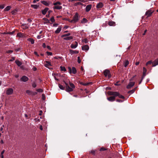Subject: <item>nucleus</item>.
Segmentation results:
<instances>
[{"label":"nucleus","mask_w":158,"mask_h":158,"mask_svg":"<svg viewBox=\"0 0 158 158\" xmlns=\"http://www.w3.org/2000/svg\"><path fill=\"white\" fill-rule=\"evenodd\" d=\"M65 84V87L66 88L65 90L67 92H69L73 91V89L75 88V86L73 84L69 81V85L65 82L64 81Z\"/></svg>","instance_id":"obj_1"},{"label":"nucleus","mask_w":158,"mask_h":158,"mask_svg":"<svg viewBox=\"0 0 158 158\" xmlns=\"http://www.w3.org/2000/svg\"><path fill=\"white\" fill-rule=\"evenodd\" d=\"M107 94L109 95H114L116 97L118 96L119 98L122 99H124L125 97L123 95L120 94L118 92H113L109 91L107 92Z\"/></svg>","instance_id":"obj_2"},{"label":"nucleus","mask_w":158,"mask_h":158,"mask_svg":"<svg viewBox=\"0 0 158 158\" xmlns=\"http://www.w3.org/2000/svg\"><path fill=\"white\" fill-rule=\"evenodd\" d=\"M79 19V16L77 13H76L74 16L73 17V19L69 22L71 23H75L77 22Z\"/></svg>","instance_id":"obj_3"},{"label":"nucleus","mask_w":158,"mask_h":158,"mask_svg":"<svg viewBox=\"0 0 158 158\" xmlns=\"http://www.w3.org/2000/svg\"><path fill=\"white\" fill-rule=\"evenodd\" d=\"M103 73L106 77H108L109 78L111 77L110 72V71L108 69L105 70L103 72Z\"/></svg>","instance_id":"obj_4"},{"label":"nucleus","mask_w":158,"mask_h":158,"mask_svg":"<svg viewBox=\"0 0 158 158\" xmlns=\"http://www.w3.org/2000/svg\"><path fill=\"white\" fill-rule=\"evenodd\" d=\"M135 83V82H130L128 85L127 86V88L128 89H130L134 85Z\"/></svg>","instance_id":"obj_5"},{"label":"nucleus","mask_w":158,"mask_h":158,"mask_svg":"<svg viewBox=\"0 0 158 158\" xmlns=\"http://www.w3.org/2000/svg\"><path fill=\"white\" fill-rule=\"evenodd\" d=\"M13 92V89L12 88L8 89L6 91V94H7L9 95L12 94Z\"/></svg>","instance_id":"obj_6"},{"label":"nucleus","mask_w":158,"mask_h":158,"mask_svg":"<svg viewBox=\"0 0 158 158\" xmlns=\"http://www.w3.org/2000/svg\"><path fill=\"white\" fill-rule=\"evenodd\" d=\"M112 96L110 97L107 98V100L110 102H113L115 101L116 96L112 95Z\"/></svg>","instance_id":"obj_7"},{"label":"nucleus","mask_w":158,"mask_h":158,"mask_svg":"<svg viewBox=\"0 0 158 158\" xmlns=\"http://www.w3.org/2000/svg\"><path fill=\"white\" fill-rule=\"evenodd\" d=\"M28 80V78L26 76H23L21 78V81L23 82H26Z\"/></svg>","instance_id":"obj_8"},{"label":"nucleus","mask_w":158,"mask_h":158,"mask_svg":"<svg viewBox=\"0 0 158 158\" xmlns=\"http://www.w3.org/2000/svg\"><path fill=\"white\" fill-rule=\"evenodd\" d=\"M91 7H92V5H91L89 4V5H88L86 7V8L85 9V11L86 12H88L91 10Z\"/></svg>","instance_id":"obj_9"},{"label":"nucleus","mask_w":158,"mask_h":158,"mask_svg":"<svg viewBox=\"0 0 158 158\" xmlns=\"http://www.w3.org/2000/svg\"><path fill=\"white\" fill-rule=\"evenodd\" d=\"M153 12V11H152L151 10H149L147 11V12H146L145 15L147 16L148 17H149L151 16Z\"/></svg>","instance_id":"obj_10"},{"label":"nucleus","mask_w":158,"mask_h":158,"mask_svg":"<svg viewBox=\"0 0 158 158\" xmlns=\"http://www.w3.org/2000/svg\"><path fill=\"white\" fill-rule=\"evenodd\" d=\"M82 50L87 51L89 49V47L87 45H85L82 47Z\"/></svg>","instance_id":"obj_11"},{"label":"nucleus","mask_w":158,"mask_h":158,"mask_svg":"<svg viewBox=\"0 0 158 158\" xmlns=\"http://www.w3.org/2000/svg\"><path fill=\"white\" fill-rule=\"evenodd\" d=\"M75 44H72L70 46V47L74 49L75 48L78 46V43L77 42H75Z\"/></svg>","instance_id":"obj_12"},{"label":"nucleus","mask_w":158,"mask_h":158,"mask_svg":"<svg viewBox=\"0 0 158 158\" xmlns=\"http://www.w3.org/2000/svg\"><path fill=\"white\" fill-rule=\"evenodd\" d=\"M103 6V4L101 2H99L97 4L96 6V8H102Z\"/></svg>","instance_id":"obj_13"},{"label":"nucleus","mask_w":158,"mask_h":158,"mask_svg":"<svg viewBox=\"0 0 158 158\" xmlns=\"http://www.w3.org/2000/svg\"><path fill=\"white\" fill-rule=\"evenodd\" d=\"M158 64V58L155 60L152 63V66L155 67Z\"/></svg>","instance_id":"obj_14"},{"label":"nucleus","mask_w":158,"mask_h":158,"mask_svg":"<svg viewBox=\"0 0 158 158\" xmlns=\"http://www.w3.org/2000/svg\"><path fill=\"white\" fill-rule=\"evenodd\" d=\"M53 8L54 9L60 10L62 8V7L61 6L56 5L53 7Z\"/></svg>","instance_id":"obj_15"},{"label":"nucleus","mask_w":158,"mask_h":158,"mask_svg":"<svg viewBox=\"0 0 158 158\" xmlns=\"http://www.w3.org/2000/svg\"><path fill=\"white\" fill-rule=\"evenodd\" d=\"M48 8H45L44 10L42 11V13L43 14L45 15L46 14L48 10Z\"/></svg>","instance_id":"obj_16"},{"label":"nucleus","mask_w":158,"mask_h":158,"mask_svg":"<svg viewBox=\"0 0 158 158\" xmlns=\"http://www.w3.org/2000/svg\"><path fill=\"white\" fill-rule=\"evenodd\" d=\"M61 27H59L57 29V30L55 31V33L56 34H58L60 32L61 30Z\"/></svg>","instance_id":"obj_17"},{"label":"nucleus","mask_w":158,"mask_h":158,"mask_svg":"<svg viewBox=\"0 0 158 158\" xmlns=\"http://www.w3.org/2000/svg\"><path fill=\"white\" fill-rule=\"evenodd\" d=\"M22 27H23V29H27L28 28V24L26 23L22 24Z\"/></svg>","instance_id":"obj_18"},{"label":"nucleus","mask_w":158,"mask_h":158,"mask_svg":"<svg viewBox=\"0 0 158 158\" xmlns=\"http://www.w3.org/2000/svg\"><path fill=\"white\" fill-rule=\"evenodd\" d=\"M69 51L71 54H77L78 53V51H73V50L70 49Z\"/></svg>","instance_id":"obj_19"},{"label":"nucleus","mask_w":158,"mask_h":158,"mask_svg":"<svg viewBox=\"0 0 158 158\" xmlns=\"http://www.w3.org/2000/svg\"><path fill=\"white\" fill-rule=\"evenodd\" d=\"M45 62L46 63V64H45V66L46 67H48V66H52L51 63L50 62L47 61H45Z\"/></svg>","instance_id":"obj_20"},{"label":"nucleus","mask_w":158,"mask_h":158,"mask_svg":"<svg viewBox=\"0 0 158 158\" xmlns=\"http://www.w3.org/2000/svg\"><path fill=\"white\" fill-rule=\"evenodd\" d=\"M16 64L19 66H20L22 64V63L19 61L17 60L15 61Z\"/></svg>","instance_id":"obj_21"},{"label":"nucleus","mask_w":158,"mask_h":158,"mask_svg":"<svg viewBox=\"0 0 158 158\" xmlns=\"http://www.w3.org/2000/svg\"><path fill=\"white\" fill-rule=\"evenodd\" d=\"M73 39V37L72 36H70L69 37H67L65 38H64V39L65 40H72Z\"/></svg>","instance_id":"obj_22"},{"label":"nucleus","mask_w":158,"mask_h":158,"mask_svg":"<svg viewBox=\"0 0 158 158\" xmlns=\"http://www.w3.org/2000/svg\"><path fill=\"white\" fill-rule=\"evenodd\" d=\"M27 40L31 42V44H33L34 43V40L32 38H29L27 39Z\"/></svg>","instance_id":"obj_23"},{"label":"nucleus","mask_w":158,"mask_h":158,"mask_svg":"<svg viewBox=\"0 0 158 158\" xmlns=\"http://www.w3.org/2000/svg\"><path fill=\"white\" fill-rule=\"evenodd\" d=\"M39 6L37 5L33 4V5H31V7L35 9H36L38 8Z\"/></svg>","instance_id":"obj_24"},{"label":"nucleus","mask_w":158,"mask_h":158,"mask_svg":"<svg viewBox=\"0 0 158 158\" xmlns=\"http://www.w3.org/2000/svg\"><path fill=\"white\" fill-rule=\"evenodd\" d=\"M147 72V69L145 67L143 68V75L145 76L146 75V73Z\"/></svg>","instance_id":"obj_25"},{"label":"nucleus","mask_w":158,"mask_h":158,"mask_svg":"<svg viewBox=\"0 0 158 158\" xmlns=\"http://www.w3.org/2000/svg\"><path fill=\"white\" fill-rule=\"evenodd\" d=\"M108 24L110 26H114L115 25V23L113 21H110L108 23Z\"/></svg>","instance_id":"obj_26"},{"label":"nucleus","mask_w":158,"mask_h":158,"mask_svg":"<svg viewBox=\"0 0 158 158\" xmlns=\"http://www.w3.org/2000/svg\"><path fill=\"white\" fill-rule=\"evenodd\" d=\"M72 73L74 74L76 73L77 72L76 69V68L74 67H73L72 68Z\"/></svg>","instance_id":"obj_27"},{"label":"nucleus","mask_w":158,"mask_h":158,"mask_svg":"<svg viewBox=\"0 0 158 158\" xmlns=\"http://www.w3.org/2000/svg\"><path fill=\"white\" fill-rule=\"evenodd\" d=\"M41 3L44 5L46 6H48L49 5L48 3L46 1H41Z\"/></svg>","instance_id":"obj_28"},{"label":"nucleus","mask_w":158,"mask_h":158,"mask_svg":"<svg viewBox=\"0 0 158 158\" xmlns=\"http://www.w3.org/2000/svg\"><path fill=\"white\" fill-rule=\"evenodd\" d=\"M11 8V6H7L6 8H5L4 9V10L6 11H7L9 10Z\"/></svg>","instance_id":"obj_29"},{"label":"nucleus","mask_w":158,"mask_h":158,"mask_svg":"<svg viewBox=\"0 0 158 158\" xmlns=\"http://www.w3.org/2000/svg\"><path fill=\"white\" fill-rule=\"evenodd\" d=\"M129 64V61L127 60H126L124 62V65L125 67H126Z\"/></svg>","instance_id":"obj_30"},{"label":"nucleus","mask_w":158,"mask_h":158,"mask_svg":"<svg viewBox=\"0 0 158 158\" xmlns=\"http://www.w3.org/2000/svg\"><path fill=\"white\" fill-rule=\"evenodd\" d=\"M136 88H135V89H132V90H131L129 91L128 92V93L131 94H133V93H134V92L135 90L136 89Z\"/></svg>","instance_id":"obj_31"},{"label":"nucleus","mask_w":158,"mask_h":158,"mask_svg":"<svg viewBox=\"0 0 158 158\" xmlns=\"http://www.w3.org/2000/svg\"><path fill=\"white\" fill-rule=\"evenodd\" d=\"M17 36L19 37H23V35L21 33H19L17 34Z\"/></svg>","instance_id":"obj_32"},{"label":"nucleus","mask_w":158,"mask_h":158,"mask_svg":"<svg viewBox=\"0 0 158 158\" xmlns=\"http://www.w3.org/2000/svg\"><path fill=\"white\" fill-rule=\"evenodd\" d=\"M58 86L61 89L64 90L65 89V86L64 87L62 85H61L60 84L58 85Z\"/></svg>","instance_id":"obj_33"},{"label":"nucleus","mask_w":158,"mask_h":158,"mask_svg":"<svg viewBox=\"0 0 158 158\" xmlns=\"http://www.w3.org/2000/svg\"><path fill=\"white\" fill-rule=\"evenodd\" d=\"M5 152V150H3L1 152L0 156L2 158H4L3 154Z\"/></svg>","instance_id":"obj_34"},{"label":"nucleus","mask_w":158,"mask_h":158,"mask_svg":"<svg viewBox=\"0 0 158 158\" xmlns=\"http://www.w3.org/2000/svg\"><path fill=\"white\" fill-rule=\"evenodd\" d=\"M107 150V148L104 147H102L100 149V151H106Z\"/></svg>","instance_id":"obj_35"},{"label":"nucleus","mask_w":158,"mask_h":158,"mask_svg":"<svg viewBox=\"0 0 158 158\" xmlns=\"http://www.w3.org/2000/svg\"><path fill=\"white\" fill-rule=\"evenodd\" d=\"M70 35V33H68V34H66L62 35H61V37H64L69 36Z\"/></svg>","instance_id":"obj_36"},{"label":"nucleus","mask_w":158,"mask_h":158,"mask_svg":"<svg viewBox=\"0 0 158 158\" xmlns=\"http://www.w3.org/2000/svg\"><path fill=\"white\" fill-rule=\"evenodd\" d=\"M60 68L61 69V71H66V69L64 67H62L61 66L60 67Z\"/></svg>","instance_id":"obj_37"},{"label":"nucleus","mask_w":158,"mask_h":158,"mask_svg":"<svg viewBox=\"0 0 158 158\" xmlns=\"http://www.w3.org/2000/svg\"><path fill=\"white\" fill-rule=\"evenodd\" d=\"M152 63H153V62H152V60L149 61L148 62H147V63H146V65L147 66L148 65L150 64H152Z\"/></svg>","instance_id":"obj_38"},{"label":"nucleus","mask_w":158,"mask_h":158,"mask_svg":"<svg viewBox=\"0 0 158 158\" xmlns=\"http://www.w3.org/2000/svg\"><path fill=\"white\" fill-rule=\"evenodd\" d=\"M61 4V3L59 2H57L55 3H53V5L55 6L57 5H60Z\"/></svg>","instance_id":"obj_39"},{"label":"nucleus","mask_w":158,"mask_h":158,"mask_svg":"<svg viewBox=\"0 0 158 158\" xmlns=\"http://www.w3.org/2000/svg\"><path fill=\"white\" fill-rule=\"evenodd\" d=\"M50 20L52 23H54L55 21V20L53 17H52L51 18Z\"/></svg>","instance_id":"obj_40"},{"label":"nucleus","mask_w":158,"mask_h":158,"mask_svg":"<svg viewBox=\"0 0 158 158\" xmlns=\"http://www.w3.org/2000/svg\"><path fill=\"white\" fill-rule=\"evenodd\" d=\"M78 5H82V4L81 2H78L75 3L74 4L75 6H77Z\"/></svg>","instance_id":"obj_41"},{"label":"nucleus","mask_w":158,"mask_h":158,"mask_svg":"<svg viewBox=\"0 0 158 158\" xmlns=\"http://www.w3.org/2000/svg\"><path fill=\"white\" fill-rule=\"evenodd\" d=\"M16 11H17L16 10H14L11 11V13L13 15H15L16 14Z\"/></svg>","instance_id":"obj_42"},{"label":"nucleus","mask_w":158,"mask_h":158,"mask_svg":"<svg viewBox=\"0 0 158 158\" xmlns=\"http://www.w3.org/2000/svg\"><path fill=\"white\" fill-rule=\"evenodd\" d=\"M43 19L44 20V21H45L46 22V23H49V20L48 19L46 18H44Z\"/></svg>","instance_id":"obj_43"},{"label":"nucleus","mask_w":158,"mask_h":158,"mask_svg":"<svg viewBox=\"0 0 158 158\" xmlns=\"http://www.w3.org/2000/svg\"><path fill=\"white\" fill-rule=\"evenodd\" d=\"M32 86L33 88H35L36 87V84L35 82L33 83L32 84Z\"/></svg>","instance_id":"obj_44"},{"label":"nucleus","mask_w":158,"mask_h":158,"mask_svg":"<svg viewBox=\"0 0 158 158\" xmlns=\"http://www.w3.org/2000/svg\"><path fill=\"white\" fill-rule=\"evenodd\" d=\"M36 91L39 92H43V90L41 89H38L36 90Z\"/></svg>","instance_id":"obj_45"},{"label":"nucleus","mask_w":158,"mask_h":158,"mask_svg":"<svg viewBox=\"0 0 158 158\" xmlns=\"http://www.w3.org/2000/svg\"><path fill=\"white\" fill-rule=\"evenodd\" d=\"M82 41L85 43H87L88 42V40L87 39H85L83 40Z\"/></svg>","instance_id":"obj_46"},{"label":"nucleus","mask_w":158,"mask_h":158,"mask_svg":"<svg viewBox=\"0 0 158 158\" xmlns=\"http://www.w3.org/2000/svg\"><path fill=\"white\" fill-rule=\"evenodd\" d=\"M46 53L48 55L51 56L52 55V53L50 52L47 51L46 52Z\"/></svg>","instance_id":"obj_47"},{"label":"nucleus","mask_w":158,"mask_h":158,"mask_svg":"<svg viewBox=\"0 0 158 158\" xmlns=\"http://www.w3.org/2000/svg\"><path fill=\"white\" fill-rule=\"evenodd\" d=\"M77 62L79 63H80L81 62V60L80 59V57L79 56H78L77 57Z\"/></svg>","instance_id":"obj_48"},{"label":"nucleus","mask_w":158,"mask_h":158,"mask_svg":"<svg viewBox=\"0 0 158 158\" xmlns=\"http://www.w3.org/2000/svg\"><path fill=\"white\" fill-rule=\"evenodd\" d=\"M26 92V93L28 94H31V91L29 90H27Z\"/></svg>","instance_id":"obj_49"},{"label":"nucleus","mask_w":158,"mask_h":158,"mask_svg":"<svg viewBox=\"0 0 158 158\" xmlns=\"http://www.w3.org/2000/svg\"><path fill=\"white\" fill-rule=\"evenodd\" d=\"M116 102H122L123 101V100H120V99H117L116 100Z\"/></svg>","instance_id":"obj_50"},{"label":"nucleus","mask_w":158,"mask_h":158,"mask_svg":"<svg viewBox=\"0 0 158 158\" xmlns=\"http://www.w3.org/2000/svg\"><path fill=\"white\" fill-rule=\"evenodd\" d=\"M69 69V73H71L72 72V69H71V68L70 67H69L68 68Z\"/></svg>","instance_id":"obj_51"},{"label":"nucleus","mask_w":158,"mask_h":158,"mask_svg":"<svg viewBox=\"0 0 158 158\" xmlns=\"http://www.w3.org/2000/svg\"><path fill=\"white\" fill-rule=\"evenodd\" d=\"M4 7V5H0V9H2Z\"/></svg>","instance_id":"obj_52"},{"label":"nucleus","mask_w":158,"mask_h":158,"mask_svg":"<svg viewBox=\"0 0 158 158\" xmlns=\"http://www.w3.org/2000/svg\"><path fill=\"white\" fill-rule=\"evenodd\" d=\"M15 60V58L14 57H12L11 58V59L9 61H14V60Z\"/></svg>","instance_id":"obj_53"},{"label":"nucleus","mask_w":158,"mask_h":158,"mask_svg":"<svg viewBox=\"0 0 158 158\" xmlns=\"http://www.w3.org/2000/svg\"><path fill=\"white\" fill-rule=\"evenodd\" d=\"M83 83L82 85H88L90 83Z\"/></svg>","instance_id":"obj_54"},{"label":"nucleus","mask_w":158,"mask_h":158,"mask_svg":"<svg viewBox=\"0 0 158 158\" xmlns=\"http://www.w3.org/2000/svg\"><path fill=\"white\" fill-rule=\"evenodd\" d=\"M13 52V51L12 50H8V51H7V53H12Z\"/></svg>","instance_id":"obj_55"},{"label":"nucleus","mask_w":158,"mask_h":158,"mask_svg":"<svg viewBox=\"0 0 158 158\" xmlns=\"http://www.w3.org/2000/svg\"><path fill=\"white\" fill-rule=\"evenodd\" d=\"M34 53L35 55H36L37 56H39V55L38 54L37 52L35 51L34 52Z\"/></svg>","instance_id":"obj_56"},{"label":"nucleus","mask_w":158,"mask_h":158,"mask_svg":"<svg viewBox=\"0 0 158 158\" xmlns=\"http://www.w3.org/2000/svg\"><path fill=\"white\" fill-rule=\"evenodd\" d=\"M90 152H91V153L93 154H94V155L95 153V151H94V150H92V151H91Z\"/></svg>","instance_id":"obj_57"},{"label":"nucleus","mask_w":158,"mask_h":158,"mask_svg":"<svg viewBox=\"0 0 158 158\" xmlns=\"http://www.w3.org/2000/svg\"><path fill=\"white\" fill-rule=\"evenodd\" d=\"M32 69L34 71H35L37 70V68L35 67H34Z\"/></svg>","instance_id":"obj_58"},{"label":"nucleus","mask_w":158,"mask_h":158,"mask_svg":"<svg viewBox=\"0 0 158 158\" xmlns=\"http://www.w3.org/2000/svg\"><path fill=\"white\" fill-rule=\"evenodd\" d=\"M27 21L30 23H31L32 21V20L30 19H27Z\"/></svg>","instance_id":"obj_59"},{"label":"nucleus","mask_w":158,"mask_h":158,"mask_svg":"<svg viewBox=\"0 0 158 158\" xmlns=\"http://www.w3.org/2000/svg\"><path fill=\"white\" fill-rule=\"evenodd\" d=\"M58 24L57 23H54L53 24V26L54 27H56L58 25Z\"/></svg>","instance_id":"obj_60"},{"label":"nucleus","mask_w":158,"mask_h":158,"mask_svg":"<svg viewBox=\"0 0 158 158\" xmlns=\"http://www.w3.org/2000/svg\"><path fill=\"white\" fill-rule=\"evenodd\" d=\"M40 0H34L33 1V3H36V1H39Z\"/></svg>","instance_id":"obj_61"},{"label":"nucleus","mask_w":158,"mask_h":158,"mask_svg":"<svg viewBox=\"0 0 158 158\" xmlns=\"http://www.w3.org/2000/svg\"><path fill=\"white\" fill-rule=\"evenodd\" d=\"M139 61L136 62L135 63V65H137L139 64Z\"/></svg>","instance_id":"obj_62"},{"label":"nucleus","mask_w":158,"mask_h":158,"mask_svg":"<svg viewBox=\"0 0 158 158\" xmlns=\"http://www.w3.org/2000/svg\"><path fill=\"white\" fill-rule=\"evenodd\" d=\"M0 130V131H2V133H3V131H2V130H3V127H1Z\"/></svg>","instance_id":"obj_63"},{"label":"nucleus","mask_w":158,"mask_h":158,"mask_svg":"<svg viewBox=\"0 0 158 158\" xmlns=\"http://www.w3.org/2000/svg\"><path fill=\"white\" fill-rule=\"evenodd\" d=\"M40 130H43V127L42 125H40Z\"/></svg>","instance_id":"obj_64"}]
</instances>
